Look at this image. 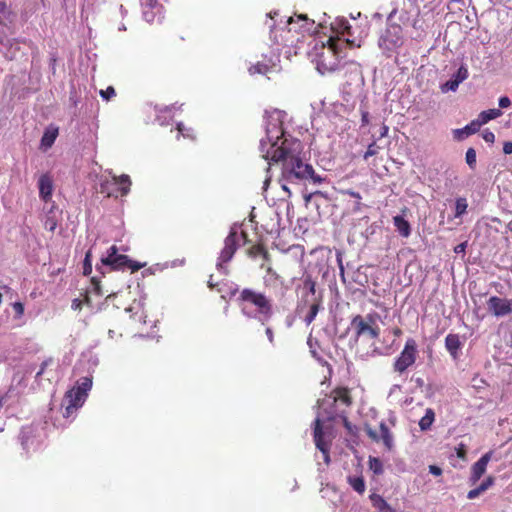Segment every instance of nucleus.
Here are the masks:
<instances>
[{
	"label": "nucleus",
	"mask_w": 512,
	"mask_h": 512,
	"mask_svg": "<svg viewBox=\"0 0 512 512\" xmlns=\"http://www.w3.org/2000/svg\"><path fill=\"white\" fill-rule=\"evenodd\" d=\"M260 152L264 159L281 164L280 181L297 183L311 179L315 184L323 181L312 165L303 161L302 142L286 135L281 124L267 127L266 137L260 141Z\"/></svg>",
	"instance_id": "nucleus-1"
},
{
	"label": "nucleus",
	"mask_w": 512,
	"mask_h": 512,
	"mask_svg": "<svg viewBox=\"0 0 512 512\" xmlns=\"http://www.w3.org/2000/svg\"><path fill=\"white\" fill-rule=\"evenodd\" d=\"M236 301L245 314H249L248 310L253 308L258 319L263 322L270 320L273 315L272 300L262 292L244 288L239 292Z\"/></svg>",
	"instance_id": "nucleus-2"
},
{
	"label": "nucleus",
	"mask_w": 512,
	"mask_h": 512,
	"mask_svg": "<svg viewBox=\"0 0 512 512\" xmlns=\"http://www.w3.org/2000/svg\"><path fill=\"white\" fill-rule=\"evenodd\" d=\"M92 379V376L82 377L76 382L73 388L66 392L62 402L65 408L63 413L65 418L72 417L74 413L83 406L88 392L92 388Z\"/></svg>",
	"instance_id": "nucleus-3"
},
{
	"label": "nucleus",
	"mask_w": 512,
	"mask_h": 512,
	"mask_svg": "<svg viewBox=\"0 0 512 512\" xmlns=\"http://www.w3.org/2000/svg\"><path fill=\"white\" fill-rule=\"evenodd\" d=\"M380 318L377 312L369 313L366 316L360 314L352 317L350 327L356 340L360 338L376 339L380 335V327L377 320Z\"/></svg>",
	"instance_id": "nucleus-4"
},
{
	"label": "nucleus",
	"mask_w": 512,
	"mask_h": 512,
	"mask_svg": "<svg viewBox=\"0 0 512 512\" xmlns=\"http://www.w3.org/2000/svg\"><path fill=\"white\" fill-rule=\"evenodd\" d=\"M144 265L130 260L126 255L119 254L115 245L107 250V254L102 256L101 264L97 265V270L104 274L108 270L131 269L132 272L138 271Z\"/></svg>",
	"instance_id": "nucleus-5"
},
{
	"label": "nucleus",
	"mask_w": 512,
	"mask_h": 512,
	"mask_svg": "<svg viewBox=\"0 0 512 512\" xmlns=\"http://www.w3.org/2000/svg\"><path fill=\"white\" fill-rule=\"evenodd\" d=\"M341 40L338 38H329L327 45L323 46V51L318 55L317 69L320 73L334 72L340 66L339 53Z\"/></svg>",
	"instance_id": "nucleus-6"
},
{
	"label": "nucleus",
	"mask_w": 512,
	"mask_h": 512,
	"mask_svg": "<svg viewBox=\"0 0 512 512\" xmlns=\"http://www.w3.org/2000/svg\"><path fill=\"white\" fill-rule=\"evenodd\" d=\"M417 356V343L413 338H408L405 342L404 348L393 362V371L402 375L415 364Z\"/></svg>",
	"instance_id": "nucleus-7"
},
{
	"label": "nucleus",
	"mask_w": 512,
	"mask_h": 512,
	"mask_svg": "<svg viewBox=\"0 0 512 512\" xmlns=\"http://www.w3.org/2000/svg\"><path fill=\"white\" fill-rule=\"evenodd\" d=\"M287 30L282 29V32L286 34H290L295 32L297 34H301L304 36L305 34L312 35L317 31V27L315 26V21L308 18L305 14H295V16H290L286 20Z\"/></svg>",
	"instance_id": "nucleus-8"
},
{
	"label": "nucleus",
	"mask_w": 512,
	"mask_h": 512,
	"mask_svg": "<svg viewBox=\"0 0 512 512\" xmlns=\"http://www.w3.org/2000/svg\"><path fill=\"white\" fill-rule=\"evenodd\" d=\"M379 47L385 51H393L403 44L402 27L399 24H388L380 35Z\"/></svg>",
	"instance_id": "nucleus-9"
},
{
	"label": "nucleus",
	"mask_w": 512,
	"mask_h": 512,
	"mask_svg": "<svg viewBox=\"0 0 512 512\" xmlns=\"http://www.w3.org/2000/svg\"><path fill=\"white\" fill-rule=\"evenodd\" d=\"M248 242L247 234L241 226H233L226 237V262L233 256L236 249Z\"/></svg>",
	"instance_id": "nucleus-10"
},
{
	"label": "nucleus",
	"mask_w": 512,
	"mask_h": 512,
	"mask_svg": "<svg viewBox=\"0 0 512 512\" xmlns=\"http://www.w3.org/2000/svg\"><path fill=\"white\" fill-rule=\"evenodd\" d=\"M331 408L333 409H346L352 404V397L350 395V390L347 387H337L333 389L328 396V401H330Z\"/></svg>",
	"instance_id": "nucleus-11"
},
{
	"label": "nucleus",
	"mask_w": 512,
	"mask_h": 512,
	"mask_svg": "<svg viewBox=\"0 0 512 512\" xmlns=\"http://www.w3.org/2000/svg\"><path fill=\"white\" fill-rule=\"evenodd\" d=\"M251 75H265L268 78L270 74L278 73L280 66L273 57L263 56L262 60L257 61L248 69Z\"/></svg>",
	"instance_id": "nucleus-12"
},
{
	"label": "nucleus",
	"mask_w": 512,
	"mask_h": 512,
	"mask_svg": "<svg viewBox=\"0 0 512 512\" xmlns=\"http://www.w3.org/2000/svg\"><path fill=\"white\" fill-rule=\"evenodd\" d=\"M59 215L60 212L55 202L44 203L41 220L47 230L53 232L56 229Z\"/></svg>",
	"instance_id": "nucleus-13"
},
{
	"label": "nucleus",
	"mask_w": 512,
	"mask_h": 512,
	"mask_svg": "<svg viewBox=\"0 0 512 512\" xmlns=\"http://www.w3.org/2000/svg\"><path fill=\"white\" fill-rule=\"evenodd\" d=\"M487 305L489 311L496 317L506 316L512 312V301L498 296H491Z\"/></svg>",
	"instance_id": "nucleus-14"
},
{
	"label": "nucleus",
	"mask_w": 512,
	"mask_h": 512,
	"mask_svg": "<svg viewBox=\"0 0 512 512\" xmlns=\"http://www.w3.org/2000/svg\"><path fill=\"white\" fill-rule=\"evenodd\" d=\"M366 433L371 440L375 442L382 441L387 450H392L394 446L393 435L390 432L388 426L384 422H381L379 425V433H377L375 430L371 428H368L366 430Z\"/></svg>",
	"instance_id": "nucleus-15"
},
{
	"label": "nucleus",
	"mask_w": 512,
	"mask_h": 512,
	"mask_svg": "<svg viewBox=\"0 0 512 512\" xmlns=\"http://www.w3.org/2000/svg\"><path fill=\"white\" fill-rule=\"evenodd\" d=\"M492 451H488L483 454L478 461H476L472 467L469 476V484L475 485L481 477L484 475L487 469V465L492 458Z\"/></svg>",
	"instance_id": "nucleus-16"
},
{
	"label": "nucleus",
	"mask_w": 512,
	"mask_h": 512,
	"mask_svg": "<svg viewBox=\"0 0 512 512\" xmlns=\"http://www.w3.org/2000/svg\"><path fill=\"white\" fill-rule=\"evenodd\" d=\"M314 442L316 447L322 452L324 461L328 464L330 461L329 449L330 445L324 440L322 421L317 418L314 422Z\"/></svg>",
	"instance_id": "nucleus-17"
},
{
	"label": "nucleus",
	"mask_w": 512,
	"mask_h": 512,
	"mask_svg": "<svg viewBox=\"0 0 512 512\" xmlns=\"http://www.w3.org/2000/svg\"><path fill=\"white\" fill-rule=\"evenodd\" d=\"M39 197L44 202L49 204L52 201V193L54 189L53 179L48 174H42L38 179Z\"/></svg>",
	"instance_id": "nucleus-18"
},
{
	"label": "nucleus",
	"mask_w": 512,
	"mask_h": 512,
	"mask_svg": "<svg viewBox=\"0 0 512 512\" xmlns=\"http://www.w3.org/2000/svg\"><path fill=\"white\" fill-rule=\"evenodd\" d=\"M462 343L458 334L450 333L445 338V347L450 355L456 359L458 352L461 349Z\"/></svg>",
	"instance_id": "nucleus-19"
},
{
	"label": "nucleus",
	"mask_w": 512,
	"mask_h": 512,
	"mask_svg": "<svg viewBox=\"0 0 512 512\" xmlns=\"http://www.w3.org/2000/svg\"><path fill=\"white\" fill-rule=\"evenodd\" d=\"M479 129H480L479 124L477 123L476 120H473L469 124H467L464 128L455 129L453 131V136H454V139H456L457 141H462L466 137L478 132Z\"/></svg>",
	"instance_id": "nucleus-20"
},
{
	"label": "nucleus",
	"mask_w": 512,
	"mask_h": 512,
	"mask_svg": "<svg viewBox=\"0 0 512 512\" xmlns=\"http://www.w3.org/2000/svg\"><path fill=\"white\" fill-rule=\"evenodd\" d=\"M109 175L112 176L114 184L119 186L121 195L122 196L128 195V193L130 192V186L132 184L129 175L122 174L121 176H116V175L112 174L111 171H109Z\"/></svg>",
	"instance_id": "nucleus-21"
},
{
	"label": "nucleus",
	"mask_w": 512,
	"mask_h": 512,
	"mask_svg": "<svg viewBox=\"0 0 512 512\" xmlns=\"http://www.w3.org/2000/svg\"><path fill=\"white\" fill-rule=\"evenodd\" d=\"M502 115V111L497 108L489 109L486 111H482L478 118L476 119L477 123L481 127L482 125L488 123L490 120L496 119Z\"/></svg>",
	"instance_id": "nucleus-22"
},
{
	"label": "nucleus",
	"mask_w": 512,
	"mask_h": 512,
	"mask_svg": "<svg viewBox=\"0 0 512 512\" xmlns=\"http://www.w3.org/2000/svg\"><path fill=\"white\" fill-rule=\"evenodd\" d=\"M394 226L396 227L399 234L403 237H408L411 233V227L409 222L404 217L397 215L393 218Z\"/></svg>",
	"instance_id": "nucleus-23"
},
{
	"label": "nucleus",
	"mask_w": 512,
	"mask_h": 512,
	"mask_svg": "<svg viewBox=\"0 0 512 512\" xmlns=\"http://www.w3.org/2000/svg\"><path fill=\"white\" fill-rule=\"evenodd\" d=\"M143 8V17L144 19L149 22V23H153L156 18L158 17V19L161 18V14H162V5L161 4H158V7H142Z\"/></svg>",
	"instance_id": "nucleus-24"
},
{
	"label": "nucleus",
	"mask_w": 512,
	"mask_h": 512,
	"mask_svg": "<svg viewBox=\"0 0 512 512\" xmlns=\"http://www.w3.org/2000/svg\"><path fill=\"white\" fill-rule=\"evenodd\" d=\"M435 421V412L432 408H427L425 415L419 421V427L422 431H427L431 428Z\"/></svg>",
	"instance_id": "nucleus-25"
},
{
	"label": "nucleus",
	"mask_w": 512,
	"mask_h": 512,
	"mask_svg": "<svg viewBox=\"0 0 512 512\" xmlns=\"http://www.w3.org/2000/svg\"><path fill=\"white\" fill-rule=\"evenodd\" d=\"M347 481L350 486L359 494H363L365 492V481L362 476H348Z\"/></svg>",
	"instance_id": "nucleus-26"
},
{
	"label": "nucleus",
	"mask_w": 512,
	"mask_h": 512,
	"mask_svg": "<svg viewBox=\"0 0 512 512\" xmlns=\"http://www.w3.org/2000/svg\"><path fill=\"white\" fill-rule=\"evenodd\" d=\"M321 308V300H316L311 304L308 313L304 317V322L307 325H310L316 318L319 310Z\"/></svg>",
	"instance_id": "nucleus-27"
},
{
	"label": "nucleus",
	"mask_w": 512,
	"mask_h": 512,
	"mask_svg": "<svg viewBox=\"0 0 512 512\" xmlns=\"http://www.w3.org/2000/svg\"><path fill=\"white\" fill-rule=\"evenodd\" d=\"M57 135H58L57 128L46 130L41 139V144L46 147H51L52 144L55 142Z\"/></svg>",
	"instance_id": "nucleus-28"
},
{
	"label": "nucleus",
	"mask_w": 512,
	"mask_h": 512,
	"mask_svg": "<svg viewBox=\"0 0 512 512\" xmlns=\"http://www.w3.org/2000/svg\"><path fill=\"white\" fill-rule=\"evenodd\" d=\"M467 207H468V204H467L466 198H463V197L457 198L456 202H455V217H460L463 214H465L467 211Z\"/></svg>",
	"instance_id": "nucleus-29"
},
{
	"label": "nucleus",
	"mask_w": 512,
	"mask_h": 512,
	"mask_svg": "<svg viewBox=\"0 0 512 512\" xmlns=\"http://www.w3.org/2000/svg\"><path fill=\"white\" fill-rule=\"evenodd\" d=\"M327 413H328L327 418L329 420H333L336 417H341L343 419V421H344V425L347 428H349V422H348V419L346 417V411L344 409H333V410L327 411Z\"/></svg>",
	"instance_id": "nucleus-30"
},
{
	"label": "nucleus",
	"mask_w": 512,
	"mask_h": 512,
	"mask_svg": "<svg viewBox=\"0 0 512 512\" xmlns=\"http://www.w3.org/2000/svg\"><path fill=\"white\" fill-rule=\"evenodd\" d=\"M177 131H178V135H181L184 138H188V139H191V140L195 139V135H194L193 129L189 128V127H186L181 122L177 124Z\"/></svg>",
	"instance_id": "nucleus-31"
},
{
	"label": "nucleus",
	"mask_w": 512,
	"mask_h": 512,
	"mask_svg": "<svg viewBox=\"0 0 512 512\" xmlns=\"http://www.w3.org/2000/svg\"><path fill=\"white\" fill-rule=\"evenodd\" d=\"M269 27L271 29V35H273V39H274L275 43H277L279 45H289V43L293 44V40L288 38V37H283L281 35V38L278 39V37H277V30H276V27H275L274 24L270 25Z\"/></svg>",
	"instance_id": "nucleus-32"
},
{
	"label": "nucleus",
	"mask_w": 512,
	"mask_h": 512,
	"mask_svg": "<svg viewBox=\"0 0 512 512\" xmlns=\"http://www.w3.org/2000/svg\"><path fill=\"white\" fill-rule=\"evenodd\" d=\"M393 350V343L390 345H385L383 347H374L371 351V356H381V355H389Z\"/></svg>",
	"instance_id": "nucleus-33"
},
{
	"label": "nucleus",
	"mask_w": 512,
	"mask_h": 512,
	"mask_svg": "<svg viewBox=\"0 0 512 512\" xmlns=\"http://www.w3.org/2000/svg\"><path fill=\"white\" fill-rule=\"evenodd\" d=\"M465 160H466L467 165L471 169H475V167H476V151L474 148H469L466 151Z\"/></svg>",
	"instance_id": "nucleus-34"
},
{
	"label": "nucleus",
	"mask_w": 512,
	"mask_h": 512,
	"mask_svg": "<svg viewBox=\"0 0 512 512\" xmlns=\"http://www.w3.org/2000/svg\"><path fill=\"white\" fill-rule=\"evenodd\" d=\"M469 76L468 69L465 66H460L457 70L456 74L453 76L455 80H457L458 83L463 82L466 80Z\"/></svg>",
	"instance_id": "nucleus-35"
},
{
	"label": "nucleus",
	"mask_w": 512,
	"mask_h": 512,
	"mask_svg": "<svg viewBox=\"0 0 512 512\" xmlns=\"http://www.w3.org/2000/svg\"><path fill=\"white\" fill-rule=\"evenodd\" d=\"M369 465H370V469L375 474H381L383 472L382 462L378 458H370Z\"/></svg>",
	"instance_id": "nucleus-36"
},
{
	"label": "nucleus",
	"mask_w": 512,
	"mask_h": 512,
	"mask_svg": "<svg viewBox=\"0 0 512 512\" xmlns=\"http://www.w3.org/2000/svg\"><path fill=\"white\" fill-rule=\"evenodd\" d=\"M460 83L457 82L454 78L448 80L444 84L441 85V91L442 92H448V91H456Z\"/></svg>",
	"instance_id": "nucleus-37"
},
{
	"label": "nucleus",
	"mask_w": 512,
	"mask_h": 512,
	"mask_svg": "<svg viewBox=\"0 0 512 512\" xmlns=\"http://www.w3.org/2000/svg\"><path fill=\"white\" fill-rule=\"evenodd\" d=\"M264 249L265 247L262 245V244H255V245H252L249 249H248V255L250 257H257V256H261L262 255V252H264Z\"/></svg>",
	"instance_id": "nucleus-38"
},
{
	"label": "nucleus",
	"mask_w": 512,
	"mask_h": 512,
	"mask_svg": "<svg viewBox=\"0 0 512 512\" xmlns=\"http://www.w3.org/2000/svg\"><path fill=\"white\" fill-rule=\"evenodd\" d=\"M92 272L91 251H87L83 264V274L89 275Z\"/></svg>",
	"instance_id": "nucleus-39"
},
{
	"label": "nucleus",
	"mask_w": 512,
	"mask_h": 512,
	"mask_svg": "<svg viewBox=\"0 0 512 512\" xmlns=\"http://www.w3.org/2000/svg\"><path fill=\"white\" fill-rule=\"evenodd\" d=\"M495 483V477L494 476H488L485 480L482 481V483L477 486L482 493H484L486 490H488L490 487H492Z\"/></svg>",
	"instance_id": "nucleus-40"
},
{
	"label": "nucleus",
	"mask_w": 512,
	"mask_h": 512,
	"mask_svg": "<svg viewBox=\"0 0 512 512\" xmlns=\"http://www.w3.org/2000/svg\"><path fill=\"white\" fill-rule=\"evenodd\" d=\"M145 296L140 297L139 300H135L131 306L126 308V312L139 311L144 307Z\"/></svg>",
	"instance_id": "nucleus-41"
},
{
	"label": "nucleus",
	"mask_w": 512,
	"mask_h": 512,
	"mask_svg": "<svg viewBox=\"0 0 512 512\" xmlns=\"http://www.w3.org/2000/svg\"><path fill=\"white\" fill-rule=\"evenodd\" d=\"M378 149L379 147L375 142L371 143L364 154V159L367 160L369 157L376 155L378 153Z\"/></svg>",
	"instance_id": "nucleus-42"
},
{
	"label": "nucleus",
	"mask_w": 512,
	"mask_h": 512,
	"mask_svg": "<svg viewBox=\"0 0 512 512\" xmlns=\"http://www.w3.org/2000/svg\"><path fill=\"white\" fill-rule=\"evenodd\" d=\"M456 455L458 458L465 460L467 456V447L464 443L458 444V446L455 448Z\"/></svg>",
	"instance_id": "nucleus-43"
},
{
	"label": "nucleus",
	"mask_w": 512,
	"mask_h": 512,
	"mask_svg": "<svg viewBox=\"0 0 512 512\" xmlns=\"http://www.w3.org/2000/svg\"><path fill=\"white\" fill-rule=\"evenodd\" d=\"M16 318H21L24 314V305L21 302H14L12 304Z\"/></svg>",
	"instance_id": "nucleus-44"
},
{
	"label": "nucleus",
	"mask_w": 512,
	"mask_h": 512,
	"mask_svg": "<svg viewBox=\"0 0 512 512\" xmlns=\"http://www.w3.org/2000/svg\"><path fill=\"white\" fill-rule=\"evenodd\" d=\"M115 89L113 87H108L107 89L105 90H101L100 91V95L103 99L105 100H110L111 98H113L115 96Z\"/></svg>",
	"instance_id": "nucleus-45"
},
{
	"label": "nucleus",
	"mask_w": 512,
	"mask_h": 512,
	"mask_svg": "<svg viewBox=\"0 0 512 512\" xmlns=\"http://www.w3.org/2000/svg\"><path fill=\"white\" fill-rule=\"evenodd\" d=\"M304 286L309 290V292L314 295L315 294V291H316V283L310 278V277H307L305 280H304Z\"/></svg>",
	"instance_id": "nucleus-46"
},
{
	"label": "nucleus",
	"mask_w": 512,
	"mask_h": 512,
	"mask_svg": "<svg viewBox=\"0 0 512 512\" xmlns=\"http://www.w3.org/2000/svg\"><path fill=\"white\" fill-rule=\"evenodd\" d=\"M482 137H483L484 141L487 142V143H491L492 144L495 141L494 133L492 131L488 130V129L483 131Z\"/></svg>",
	"instance_id": "nucleus-47"
},
{
	"label": "nucleus",
	"mask_w": 512,
	"mask_h": 512,
	"mask_svg": "<svg viewBox=\"0 0 512 512\" xmlns=\"http://www.w3.org/2000/svg\"><path fill=\"white\" fill-rule=\"evenodd\" d=\"M208 287L210 289L216 288L218 292L222 290V283L220 281H214L213 275L210 276L208 280Z\"/></svg>",
	"instance_id": "nucleus-48"
},
{
	"label": "nucleus",
	"mask_w": 512,
	"mask_h": 512,
	"mask_svg": "<svg viewBox=\"0 0 512 512\" xmlns=\"http://www.w3.org/2000/svg\"><path fill=\"white\" fill-rule=\"evenodd\" d=\"M341 194L342 195H348V196L353 197V198H355L357 200H361L362 199V197H361L359 192H356V191L351 190V189L341 190Z\"/></svg>",
	"instance_id": "nucleus-49"
},
{
	"label": "nucleus",
	"mask_w": 512,
	"mask_h": 512,
	"mask_svg": "<svg viewBox=\"0 0 512 512\" xmlns=\"http://www.w3.org/2000/svg\"><path fill=\"white\" fill-rule=\"evenodd\" d=\"M161 0H140L142 7H158Z\"/></svg>",
	"instance_id": "nucleus-50"
},
{
	"label": "nucleus",
	"mask_w": 512,
	"mask_h": 512,
	"mask_svg": "<svg viewBox=\"0 0 512 512\" xmlns=\"http://www.w3.org/2000/svg\"><path fill=\"white\" fill-rule=\"evenodd\" d=\"M369 123H370L369 112L367 110H362L361 111V125L367 126V125H369Z\"/></svg>",
	"instance_id": "nucleus-51"
},
{
	"label": "nucleus",
	"mask_w": 512,
	"mask_h": 512,
	"mask_svg": "<svg viewBox=\"0 0 512 512\" xmlns=\"http://www.w3.org/2000/svg\"><path fill=\"white\" fill-rule=\"evenodd\" d=\"M482 494V492L480 491V489L478 487L470 490L468 493H467V498L472 500V499H475L477 498L478 496H480Z\"/></svg>",
	"instance_id": "nucleus-52"
},
{
	"label": "nucleus",
	"mask_w": 512,
	"mask_h": 512,
	"mask_svg": "<svg viewBox=\"0 0 512 512\" xmlns=\"http://www.w3.org/2000/svg\"><path fill=\"white\" fill-rule=\"evenodd\" d=\"M52 363V359H48L42 362L40 370L36 373V378H39L45 371L46 367Z\"/></svg>",
	"instance_id": "nucleus-53"
},
{
	"label": "nucleus",
	"mask_w": 512,
	"mask_h": 512,
	"mask_svg": "<svg viewBox=\"0 0 512 512\" xmlns=\"http://www.w3.org/2000/svg\"><path fill=\"white\" fill-rule=\"evenodd\" d=\"M511 105V101L507 96H503L499 99L500 108H508Z\"/></svg>",
	"instance_id": "nucleus-54"
},
{
	"label": "nucleus",
	"mask_w": 512,
	"mask_h": 512,
	"mask_svg": "<svg viewBox=\"0 0 512 512\" xmlns=\"http://www.w3.org/2000/svg\"><path fill=\"white\" fill-rule=\"evenodd\" d=\"M429 472L435 476H440L442 474V469L436 465H430Z\"/></svg>",
	"instance_id": "nucleus-55"
},
{
	"label": "nucleus",
	"mask_w": 512,
	"mask_h": 512,
	"mask_svg": "<svg viewBox=\"0 0 512 512\" xmlns=\"http://www.w3.org/2000/svg\"><path fill=\"white\" fill-rule=\"evenodd\" d=\"M92 285H93V289H94L95 293L99 296L102 295L99 281H97L95 278H92Z\"/></svg>",
	"instance_id": "nucleus-56"
},
{
	"label": "nucleus",
	"mask_w": 512,
	"mask_h": 512,
	"mask_svg": "<svg viewBox=\"0 0 512 512\" xmlns=\"http://www.w3.org/2000/svg\"><path fill=\"white\" fill-rule=\"evenodd\" d=\"M466 247H467V242H463V243H460L458 244L455 248H454V252L459 254V253H464L465 250H466Z\"/></svg>",
	"instance_id": "nucleus-57"
},
{
	"label": "nucleus",
	"mask_w": 512,
	"mask_h": 512,
	"mask_svg": "<svg viewBox=\"0 0 512 512\" xmlns=\"http://www.w3.org/2000/svg\"><path fill=\"white\" fill-rule=\"evenodd\" d=\"M503 152L505 154H512V142L507 141L503 145Z\"/></svg>",
	"instance_id": "nucleus-58"
},
{
	"label": "nucleus",
	"mask_w": 512,
	"mask_h": 512,
	"mask_svg": "<svg viewBox=\"0 0 512 512\" xmlns=\"http://www.w3.org/2000/svg\"><path fill=\"white\" fill-rule=\"evenodd\" d=\"M266 272L269 275H271L274 279H278L279 278L278 273L271 266H267L266 267Z\"/></svg>",
	"instance_id": "nucleus-59"
},
{
	"label": "nucleus",
	"mask_w": 512,
	"mask_h": 512,
	"mask_svg": "<svg viewBox=\"0 0 512 512\" xmlns=\"http://www.w3.org/2000/svg\"><path fill=\"white\" fill-rule=\"evenodd\" d=\"M223 263H224V249H222L219 254L218 261L216 264L217 268L220 269L222 267Z\"/></svg>",
	"instance_id": "nucleus-60"
},
{
	"label": "nucleus",
	"mask_w": 512,
	"mask_h": 512,
	"mask_svg": "<svg viewBox=\"0 0 512 512\" xmlns=\"http://www.w3.org/2000/svg\"><path fill=\"white\" fill-rule=\"evenodd\" d=\"M100 187L102 193H107V196H112V193L108 191V182H102Z\"/></svg>",
	"instance_id": "nucleus-61"
},
{
	"label": "nucleus",
	"mask_w": 512,
	"mask_h": 512,
	"mask_svg": "<svg viewBox=\"0 0 512 512\" xmlns=\"http://www.w3.org/2000/svg\"><path fill=\"white\" fill-rule=\"evenodd\" d=\"M282 182H283V183L281 184L282 189L286 192L287 197H290V196H291V191H290V189H289V188H288V186H287V184H288L289 182H284V181H282Z\"/></svg>",
	"instance_id": "nucleus-62"
},
{
	"label": "nucleus",
	"mask_w": 512,
	"mask_h": 512,
	"mask_svg": "<svg viewBox=\"0 0 512 512\" xmlns=\"http://www.w3.org/2000/svg\"><path fill=\"white\" fill-rule=\"evenodd\" d=\"M391 332L395 337H400L402 335V330L399 327L392 328Z\"/></svg>",
	"instance_id": "nucleus-63"
},
{
	"label": "nucleus",
	"mask_w": 512,
	"mask_h": 512,
	"mask_svg": "<svg viewBox=\"0 0 512 512\" xmlns=\"http://www.w3.org/2000/svg\"><path fill=\"white\" fill-rule=\"evenodd\" d=\"M266 335H267V337H268L269 341H270V342H273V340H274V335H273V331H272V329H271V328H267V329H266Z\"/></svg>",
	"instance_id": "nucleus-64"
}]
</instances>
